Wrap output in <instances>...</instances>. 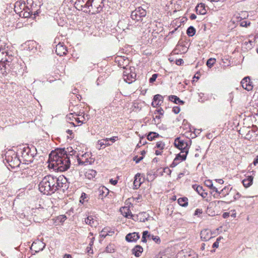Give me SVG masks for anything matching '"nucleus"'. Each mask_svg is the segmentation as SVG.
I'll return each mask as SVG.
<instances>
[{"label": "nucleus", "mask_w": 258, "mask_h": 258, "mask_svg": "<svg viewBox=\"0 0 258 258\" xmlns=\"http://www.w3.org/2000/svg\"><path fill=\"white\" fill-rule=\"evenodd\" d=\"M56 176L48 175L44 177L39 184V190L44 195H50L56 191Z\"/></svg>", "instance_id": "f257e3e1"}, {"label": "nucleus", "mask_w": 258, "mask_h": 258, "mask_svg": "<svg viewBox=\"0 0 258 258\" xmlns=\"http://www.w3.org/2000/svg\"><path fill=\"white\" fill-rule=\"evenodd\" d=\"M48 167L54 171L63 172L70 167L71 160L69 158H63L55 161H48Z\"/></svg>", "instance_id": "f03ea898"}, {"label": "nucleus", "mask_w": 258, "mask_h": 258, "mask_svg": "<svg viewBox=\"0 0 258 258\" xmlns=\"http://www.w3.org/2000/svg\"><path fill=\"white\" fill-rule=\"evenodd\" d=\"M37 151L36 146L25 147L21 151L22 157L25 164H30L33 161V158L36 155Z\"/></svg>", "instance_id": "7ed1b4c3"}, {"label": "nucleus", "mask_w": 258, "mask_h": 258, "mask_svg": "<svg viewBox=\"0 0 258 258\" xmlns=\"http://www.w3.org/2000/svg\"><path fill=\"white\" fill-rule=\"evenodd\" d=\"M5 160L12 168L19 167L21 161L17 156V154L13 150L9 149L5 154Z\"/></svg>", "instance_id": "20e7f679"}, {"label": "nucleus", "mask_w": 258, "mask_h": 258, "mask_svg": "<svg viewBox=\"0 0 258 258\" xmlns=\"http://www.w3.org/2000/svg\"><path fill=\"white\" fill-rule=\"evenodd\" d=\"M66 152L64 148L55 149L49 154L48 161H55L63 158H67L68 155Z\"/></svg>", "instance_id": "39448f33"}, {"label": "nucleus", "mask_w": 258, "mask_h": 258, "mask_svg": "<svg viewBox=\"0 0 258 258\" xmlns=\"http://www.w3.org/2000/svg\"><path fill=\"white\" fill-rule=\"evenodd\" d=\"M21 6L23 7V11L20 13V15L21 16H23L24 18H29L33 15V19H34L39 13L38 11H33L32 6H31L30 8L28 6H26L25 4L21 5Z\"/></svg>", "instance_id": "423d86ee"}, {"label": "nucleus", "mask_w": 258, "mask_h": 258, "mask_svg": "<svg viewBox=\"0 0 258 258\" xmlns=\"http://www.w3.org/2000/svg\"><path fill=\"white\" fill-rule=\"evenodd\" d=\"M146 14L145 10L142 7H138L132 12L131 17L133 20L138 22L142 20L143 18L146 16Z\"/></svg>", "instance_id": "0eeeda50"}, {"label": "nucleus", "mask_w": 258, "mask_h": 258, "mask_svg": "<svg viewBox=\"0 0 258 258\" xmlns=\"http://www.w3.org/2000/svg\"><path fill=\"white\" fill-rule=\"evenodd\" d=\"M69 187V183L67 179L63 176L60 175L56 177V182H55V188L56 191L59 189L64 190Z\"/></svg>", "instance_id": "6e6552de"}, {"label": "nucleus", "mask_w": 258, "mask_h": 258, "mask_svg": "<svg viewBox=\"0 0 258 258\" xmlns=\"http://www.w3.org/2000/svg\"><path fill=\"white\" fill-rule=\"evenodd\" d=\"M5 43L0 41V63H2V65L3 67L5 68V70L6 69L5 62L8 61L6 58L7 52L5 50Z\"/></svg>", "instance_id": "1a4fd4ad"}, {"label": "nucleus", "mask_w": 258, "mask_h": 258, "mask_svg": "<svg viewBox=\"0 0 258 258\" xmlns=\"http://www.w3.org/2000/svg\"><path fill=\"white\" fill-rule=\"evenodd\" d=\"M136 77V74L134 73H131L130 69H126V70L123 72V80L128 84H131L135 80Z\"/></svg>", "instance_id": "9d476101"}, {"label": "nucleus", "mask_w": 258, "mask_h": 258, "mask_svg": "<svg viewBox=\"0 0 258 258\" xmlns=\"http://www.w3.org/2000/svg\"><path fill=\"white\" fill-rule=\"evenodd\" d=\"M45 247V244L43 242L37 240L33 242L31 246V249L32 251H34L35 253H37L42 250Z\"/></svg>", "instance_id": "9b49d317"}, {"label": "nucleus", "mask_w": 258, "mask_h": 258, "mask_svg": "<svg viewBox=\"0 0 258 258\" xmlns=\"http://www.w3.org/2000/svg\"><path fill=\"white\" fill-rule=\"evenodd\" d=\"M175 147L178 148L179 150H181L180 152L176 155V157H178V159L181 161L185 160L186 159V156L188 153V146H184L183 148H182V146Z\"/></svg>", "instance_id": "f8f14e48"}, {"label": "nucleus", "mask_w": 258, "mask_h": 258, "mask_svg": "<svg viewBox=\"0 0 258 258\" xmlns=\"http://www.w3.org/2000/svg\"><path fill=\"white\" fill-rule=\"evenodd\" d=\"M241 84L243 89L249 91L252 90L253 86L249 77L244 78L241 81Z\"/></svg>", "instance_id": "ddd939ff"}, {"label": "nucleus", "mask_w": 258, "mask_h": 258, "mask_svg": "<svg viewBox=\"0 0 258 258\" xmlns=\"http://www.w3.org/2000/svg\"><path fill=\"white\" fill-rule=\"evenodd\" d=\"M55 52L58 55L62 56L67 54L68 51L67 47L63 43L59 42L55 47Z\"/></svg>", "instance_id": "4468645a"}, {"label": "nucleus", "mask_w": 258, "mask_h": 258, "mask_svg": "<svg viewBox=\"0 0 258 258\" xmlns=\"http://www.w3.org/2000/svg\"><path fill=\"white\" fill-rule=\"evenodd\" d=\"M116 62H118V66L120 68L125 69V70L128 69L127 67L129 64V60L127 58L120 57L116 58Z\"/></svg>", "instance_id": "2eb2a0df"}, {"label": "nucleus", "mask_w": 258, "mask_h": 258, "mask_svg": "<svg viewBox=\"0 0 258 258\" xmlns=\"http://www.w3.org/2000/svg\"><path fill=\"white\" fill-rule=\"evenodd\" d=\"M91 155V153H85L82 156V158H78V162L79 165H86L88 164L90 161L88 157Z\"/></svg>", "instance_id": "dca6fc26"}, {"label": "nucleus", "mask_w": 258, "mask_h": 258, "mask_svg": "<svg viewBox=\"0 0 258 258\" xmlns=\"http://www.w3.org/2000/svg\"><path fill=\"white\" fill-rule=\"evenodd\" d=\"M163 101V97L159 94L155 95L154 96L153 101L152 102V105L156 107L158 106L161 105Z\"/></svg>", "instance_id": "f3484780"}, {"label": "nucleus", "mask_w": 258, "mask_h": 258, "mask_svg": "<svg viewBox=\"0 0 258 258\" xmlns=\"http://www.w3.org/2000/svg\"><path fill=\"white\" fill-rule=\"evenodd\" d=\"M140 238V235L138 233L133 232L127 234L125 236V239L128 242H135Z\"/></svg>", "instance_id": "a211bd4d"}, {"label": "nucleus", "mask_w": 258, "mask_h": 258, "mask_svg": "<svg viewBox=\"0 0 258 258\" xmlns=\"http://www.w3.org/2000/svg\"><path fill=\"white\" fill-rule=\"evenodd\" d=\"M117 139V137H113L112 138L101 139L98 140V145H110L108 143L109 141H110L112 143H113Z\"/></svg>", "instance_id": "6ab92c4d"}, {"label": "nucleus", "mask_w": 258, "mask_h": 258, "mask_svg": "<svg viewBox=\"0 0 258 258\" xmlns=\"http://www.w3.org/2000/svg\"><path fill=\"white\" fill-rule=\"evenodd\" d=\"M196 11L198 14L205 15L207 13V11L205 8V5L204 3H200L198 4L196 7Z\"/></svg>", "instance_id": "aec40b11"}, {"label": "nucleus", "mask_w": 258, "mask_h": 258, "mask_svg": "<svg viewBox=\"0 0 258 258\" xmlns=\"http://www.w3.org/2000/svg\"><path fill=\"white\" fill-rule=\"evenodd\" d=\"M66 152L67 154L68 158H69L71 160V158H73V156H75L77 158V159L79 157L78 154L76 153V151L73 149V148L71 146H70L69 147H68L66 149Z\"/></svg>", "instance_id": "412c9836"}, {"label": "nucleus", "mask_w": 258, "mask_h": 258, "mask_svg": "<svg viewBox=\"0 0 258 258\" xmlns=\"http://www.w3.org/2000/svg\"><path fill=\"white\" fill-rule=\"evenodd\" d=\"M201 237L203 240L207 241L211 238V234L208 229H204L201 232Z\"/></svg>", "instance_id": "4be33fe9"}, {"label": "nucleus", "mask_w": 258, "mask_h": 258, "mask_svg": "<svg viewBox=\"0 0 258 258\" xmlns=\"http://www.w3.org/2000/svg\"><path fill=\"white\" fill-rule=\"evenodd\" d=\"M141 175L140 173H138L135 176L134 181V188L138 189L142 184V182L141 181Z\"/></svg>", "instance_id": "5701e85b"}, {"label": "nucleus", "mask_w": 258, "mask_h": 258, "mask_svg": "<svg viewBox=\"0 0 258 258\" xmlns=\"http://www.w3.org/2000/svg\"><path fill=\"white\" fill-rule=\"evenodd\" d=\"M108 193V189L104 186L99 187L98 189V198L103 199V198L106 196Z\"/></svg>", "instance_id": "b1692460"}, {"label": "nucleus", "mask_w": 258, "mask_h": 258, "mask_svg": "<svg viewBox=\"0 0 258 258\" xmlns=\"http://www.w3.org/2000/svg\"><path fill=\"white\" fill-rule=\"evenodd\" d=\"M253 177L252 176H248L246 178L242 180V183L243 186L247 188L252 185L253 183Z\"/></svg>", "instance_id": "393cba45"}, {"label": "nucleus", "mask_w": 258, "mask_h": 258, "mask_svg": "<svg viewBox=\"0 0 258 258\" xmlns=\"http://www.w3.org/2000/svg\"><path fill=\"white\" fill-rule=\"evenodd\" d=\"M120 211L121 214L123 216L128 219L131 218V216L132 215V214L131 212L130 209L126 207H122L120 208Z\"/></svg>", "instance_id": "a878e982"}, {"label": "nucleus", "mask_w": 258, "mask_h": 258, "mask_svg": "<svg viewBox=\"0 0 258 258\" xmlns=\"http://www.w3.org/2000/svg\"><path fill=\"white\" fill-rule=\"evenodd\" d=\"M143 248L142 247L139 245H137L132 249V253L136 257H139L141 255V253L143 252Z\"/></svg>", "instance_id": "bb28decb"}, {"label": "nucleus", "mask_w": 258, "mask_h": 258, "mask_svg": "<svg viewBox=\"0 0 258 258\" xmlns=\"http://www.w3.org/2000/svg\"><path fill=\"white\" fill-rule=\"evenodd\" d=\"M138 214H139V222H145L148 220V218H149V215L148 214L146 213V212H142L139 213Z\"/></svg>", "instance_id": "cd10ccee"}, {"label": "nucleus", "mask_w": 258, "mask_h": 258, "mask_svg": "<svg viewBox=\"0 0 258 258\" xmlns=\"http://www.w3.org/2000/svg\"><path fill=\"white\" fill-rule=\"evenodd\" d=\"M96 171L93 169L88 170L85 173L86 177L89 179H92L94 178L96 175Z\"/></svg>", "instance_id": "c85d7f7f"}, {"label": "nucleus", "mask_w": 258, "mask_h": 258, "mask_svg": "<svg viewBox=\"0 0 258 258\" xmlns=\"http://www.w3.org/2000/svg\"><path fill=\"white\" fill-rule=\"evenodd\" d=\"M232 189V187L230 185L225 186L221 191L220 193L222 197H224L228 195L229 192Z\"/></svg>", "instance_id": "c756f323"}, {"label": "nucleus", "mask_w": 258, "mask_h": 258, "mask_svg": "<svg viewBox=\"0 0 258 258\" xmlns=\"http://www.w3.org/2000/svg\"><path fill=\"white\" fill-rule=\"evenodd\" d=\"M196 191L201 195L203 198H205L207 196V193L205 192V190L203 189V186L199 185L196 186Z\"/></svg>", "instance_id": "7c9ffc66"}, {"label": "nucleus", "mask_w": 258, "mask_h": 258, "mask_svg": "<svg viewBox=\"0 0 258 258\" xmlns=\"http://www.w3.org/2000/svg\"><path fill=\"white\" fill-rule=\"evenodd\" d=\"M85 223L91 226H95L96 221L92 216H88L85 220Z\"/></svg>", "instance_id": "2f4dec72"}, {"label": "nucleus", "mask_w": 258, "mask_h": 258, "mask_svg": "<svg viewBox=\"0 0 258 258\" xmlns=\"http://www.w3.org/2000/svg\"><path fill=\"white\" fill-rule=\"evenodd\" d=\"M188 199L186 197L180 198L178 199V203L182 207H185L188 205Z\"/></svg>", "instance_id": "473e14b6"}, {"label": "nucleus", "mask_w": 258, "mask_h": 258, "mask_svg": "<svg viewBox=\"0 0 258 258\" xmlns=\"http://www.w3.org/2000/svg\"><path fill=\"white\" fill-rule=\"evenodd\" d=\"M148 238L150 239H152L153 241L155 242L156 243H160L161 242L160 238L158 236H154L152 234H151L148 231V234L147 235Z\"/></svg>", "instance_id": "72a5a7b5"}, {"label": "nucleus", "mask_w": 258, "mask_h": 258, "mask_svg": "<svg viewBox=\"0 0 258 258\" xmlns=\"http://www.w3.org/2000/svg\"><path fill=\"white\" fill-rule=\"evenodd\" d=\"M196 29L193 26L189 27L186 31V33L189 36H192L195 34Z\"/></svg>", "instance_id": "f704fd0d"}, {"label": "nucleus", "mask_w": 258, "mask_h": 258, "mask_svg": "<svg viewBox=\"0 0 258 258\" xmlns=\"http://www.w3.org/2000/svg\"><path fill=\"white\" fill-rule=\"evenodd\" d=\"M255 135V132L253 130L249 129L246 133L245 138L248 140H250Z\"/></svg>", "instance_id": "c9c22d12"}, {"label": "nucleus", "mask_w": 258, "mask_h": 258, "mask_svg": "<svg viewBox=\"0 0 258 258\" xmlns=\"http://www.w3.org/2000/svg\"><path fill=\"white\" fill-rule=\"evenodd\" d=\"M168 99L169 101L174 102V103L178 104V101H179V98L175 95H170L168 96Z\"/></svg>", "instance_id": "e433bc0d"}, {"label": "nucleus", "mask_w": 258, "mask_h": 258, "mask_svg": "<svg viewBox=\"0 0 258 258\" xmlns=\"http://www.w3.org/2000/svg\"><path fill=\"white\" fill-rule=\"evenodd\" d=\"M215 62H216V59L215 58H210L208 59L207 61V66L209 68H212L213 67L214 64L215 63Z\"/></svg>", "instance_id": "4c0bfd02"}, {"label": "nucleus", "mask_w": 258, "mask_h": 258, "mask_svg": "<svg viewBox=\"0 0 258 258\" xmlns=\"http://www.w3.org/2000/svg\"><path fill=\"white\" fill-rule=\"evenodd\" d=\"M93 0H88L85 5V7L88 9L89 11H91V9H93V6L92 5Z\"/></svg>", "instance_id": "58836bf2"}, {"label": "nucleus", "mask_w": 258, "mask_h": 258, "mask_svg": "<svg viewBox=\"0 0 258 258\" xmlns=\"http://www.w3.org/2000/svg\"><path fill=\"white\" fill-rule=\"evenodd\" d=\"M181 161L179 160L178 159V157H175L172 162V164L170 165L171 167H174L176 166L177 164H178Z\"/></svg>", "instance_id": "ea45409f"}, {"label": "nucleus", "mask_w": 258, "mask_h": 258, "mask_svg": "<svg viewBox=\"0 0 258 258\" xmlns=\"http://www.w3.org/2000/svg\"><path fill=\"white\" fill-rule=\"evenodd\" d=\"M157 147L158 148H159V149H155V148L154 149L155 154L156 155H160L161 154V153L162 152V150L163 149V146H157Z\"/></svg>", "instance_id": "a19ab883"}, {"label": "nucleus", "mask_w": 258, "mask_h": 258, "mask_svg": "<svg viewBox=\"0 0 258 258\" xmlns=\"http://www.w3.org/2000/svg\"><path fill=\"white\" fill-rule=\"evenodd\" d=\"M156 136V134L155 133H150L147 136V139L148 140L152 141L154 139L155 137Z\"/></svg>", "instance_id": "79ce46f5"}, {"label": "nucleus", "mask_w": 258, "mask_h": 258, "mask_svg": "<svg viewBox=\"0 0 258 258\" xmlns=\"http://www.w3.org/2000/svg\"><path fill=\"white\" fill-rule=\"evenodd\" d=\"M205 185L210 187L211 189H213V187H214L213 185L212 181L210 180H207L205 182Z\"/></svg>", "instance_id": "37998d69"}, {"label": "nucleus", "mask_w": 258, "mask_h": 258, "mask_svg": "<svg viewBox=\"0 0 258 258\" xmlns=\"http://www.w3.org/2000/svg\"><path fill=\"white\" fill-rule=\"evenodd\" d=\"M147 234L148 231H144L143 232V235L142 237V241L143 242L146 243L147 242V238H148V237L147 236Z\"/></svg>", "instance_id": "c03bdc74"}, {"label": "nucleus", "mask_w": 258, "mask_h": 258, "mask_svg": "<svg viewBox=\"0 0 258 258\" xmlns=\"http://www.w3.org/2000/svg\"><path fill=\"white\" fill-rule=\"evenodd\" d=\"M109 234L107 233V231L105 229H103L100 233V236L103 238H105Z\"/></svg>", "instance_id": "a18cd8bd"}, {"label": "nucleus", "mask_w": 258, "mask_h": 258, "mask_svg": "<svg viewBox=\"0 0 258 258\" xmlns=\"http://www.w3.org/2000/svg\"><path fill=\"white\" fill-rule=\"evenodd\" d=\"M143 159V156L138 157V156H135L133 158V161H135L136 163H139L142 159Z\"/></svg>", "instance_id": "49530a36"}, {"label": "nucleus", "mask_w": 258, "mask_h": 258, "mask_svg": "<svg viewBox=\"0 0 258 258\" xmlns=\"http://www.w3.org/2000/svg\"><path fill=\"white\" fill-rule=\"evenodd\" d=\"M157 76H158V74H153L152 77L150 78L149 79V82L150 83H153L155 81V80H156L157 78Z\"/></svg>", "instance_id": "de8ad7c7"}, {"label": "nucleus", "mask_w": 258, "mask_h": 258, "mask_svg": "<svg viewBox=\"0 0 258 258\" xmlns=\"http://www.w3.org/2000/svg\"><path fill=\"white\" fill-rule=\"evenodd\" d=\"M135 221L139 222V214L135 215L132 214L131 216V218Z\"/></svg>", "instance_id": "09e8293b"}, {"label": "nucleus", "mask_w": 258, "mask_h": 258, "mask_svg": "<svg viewBox=\"0 0 258 258\" xmlns=\"http://www.w3.org/2000/svg\"><path fill=\"white\" fill-rule=\"evenodd\" d=\"M87 195L85 193L83 192L80 197V202L82 203H83L85 201V199L87 198Z\"/></svg>", "instance_id": "8fccbe9b"}, {"label": "nucleus", "mask_w": 258, "mask_h": 258, "mask_svg": "<svg viewBox=\"0 0 258 258\" xmlns=\"http://www.w3.org/2000/svg\"><path fill=\"white\" fill-rule=\"evenodd\" d=\"M180 110V109L178 106H174L172 108V111L175 114L178 113Z\"/></svg>", "instance_id": "3c124183"}, {"label": "nucleus", "mask_w": 258, "mask_h": 258, "mask_svg": "<svg viewBox=\"0 0 258 258\" xmlns=\"http://www.w3.org/2000/svg\"><path fill=\"white\" fill-rule=\"evenodd\" d=\"M67 118L68 119L70 120H73V118H74V113H70L69 114L67 115Z\"/></svg>", "instance_id": "603ef678"}, {"label": "nucleus", "mask_w": 258, "mask_h": 258, "mask_svg": "<svg viewBox=\"0 0 258 258\" xmlns=\"http://www.w3.org/2000/svg\"><path fill=\"white\" fill-rule=\"evenodd\" d=\"M109 183H110L112 185H116L117 183V180L113 179L112 178L109 180Z\"/></svg>", "instance_id": "864d4df0"}, {"label": "nucleus", "mask_w": 258, "mask_h": 258, "mask_svg": "<svg viewBox=\"0 0 258 258\" xmlns=\"http://www.w3.org/2000/svg\"><path fill=\"white\" fill-rule=\"evenodd\" d=\"M202 212H203V211H202V209H197L195 211V215H198L199 214H202Z\"/></svg>", "instance_id": "5fc2aeb1"}, {"label": "nucleus", "mask_w": 258, "mask_h": 258, "mask_svg": "<svg viewBox=\"0 0 258 258\" xmlns=\"http://www.w3.org/2000/svg\"><path fill=\"white\" fill-rule=\"evenodd\" d=\"M183 63V59H182L181 58L177 59L176 60V64L177 65H180L181 64H182Z\"/></svg>", "instance_id": "6e6d98bb"}, {"label": "nucleus", "mask_w": 258, "mask_h": 258, "mask_svg": "<svg viewBox=\"0 0 258 258\" xmlns=\"http://www.w3.org/2000/svg\"><path fill=\"white\" fill-rule=\"evenodd\" d=\"M156 111H157L160 114V115H163L164 114V110L161 108L158 110H156Z\"/></svg>", "instance_id": "4d7b16f0"}, {"label": "nucleus", "mask_w": 258, "mask_h": 258, "mask_svg": "<svg viewBox=\"0 0 258 258\" xmlns=\"http://www.w3.org/2000/svg\"><path fill=\"white\" fill-rule=\"evenodd\" d=\"M240 197V195L239 192H237L233 197L234 200H238Z\"/></svg>", "instance_id": "13d9d810"}, {"label": "nucleus", "mask_w": 258, "mask_h": 258, "mask_svg": "<svg viewBox=\"0 0 258 258\" xmlns=\"http://www.w3.org/2000/svg\"><path fill=\"white\" fill-rule=\"evenodd\" d=\"M179 138H177L175 140V142H174V145L175 146H176V145H183V143L180 141H179V143L178 144H176V141L177 140H179Z\"/></svg>", "instance_id": "bf43d9fd"}, {"label": "nucleus", "mask_w": 258, "mask_h": 258, "mask_svg": "<svg viewBox=\"0 0 258 258\" xmlns=\"http://www.w3.org/2000/svg\"><path fill=\"white\" fill-rule=\"evenodd\" d=\"M164 172L167 173L168 174H170L171 172V171L170 169L167 167L164 168Z\"/></svg>", "instance_id": "052dcab7"}, {"label": "nucleus", "mask_w": 258, "mask_h": 258, "mask_svg": "<svg viewBox=\"0 0 258 258\" xmlns=\"http://www.w3.org/2000/svg\"><path fill=\"white\" fill-rule=\"evenodd\" d=\"M219 243L216 241L212 245L213 248H218L219 246Z\"/></svg>", "instance_id": "680f3d73"}, {"label": "nucleus", "mask_w": 258, "mask_h": 258, "mask_svg": "<svg viewBox=\"0 0 258 258\" xmlns=\"http://www.w3.org/2000/svg\"><path fill=\"white\" fill-rule=\"evenodd\" d=\"M229 216V213H228V212H225L222 215V217L224 218H227V217H228Z\"/></svg>", "instance_id": "e2e57ef3"}, {"label": "nucleus", "mask_w": 258, "mask_h": 258, "mask_svg": "<svg viewBox=\"0 0 258 258\" xmlns=\"http://www.w3.org/2000/svg\"><path fill=\"white\" fill-rule=\"evenodd\" d=\"M249 24V23L248 24V25ZM247 25H248V24H247V22H246V21H243L241 23V26H242L243 27H247Z\"/></svg>", "instance_id": "0e129e2a"}, {"label": "nucleus", "mask_w": 258, "mask_h": 258, "mask_svg": "<svg viewBox=\"0 0 258 258\" xmlns=\"http://www.w3.org/2000/svg\"><path fill=\"white\" fill-rule=\"evenodd\" d=\"M258 163V155L256 156V158L254 159L253 164L254 165H256Z\"/></svg>", "instance_id": "69168bd1"}, {"label": "nucleus", "mask_w": 258, "mask_h": 258, "mask_svg": "<svg viewBox=\"0 0 258 258\" xmlns=\"http://www.w3.org/2000/svg\"><path fill=\"white\" fill-rule=\"evenodd\" d=\"M190 18L191 20H195L197 18V16L194 14H192L190 16Z\"/></svg>", "instance_id": "338daca9"}, {"label": "nucleus", "mask_w": 258, "mask_h": 258, "mask_svg": "<svg viewBox=\"0 0 258 258\" xmlns=\"http://www.w3.org/2000/svg\"><path fill=\"white\" fill-rule=\"evenodd\" d=\"M64 258H72V256L69 254H66L64 256Z\"/></svg>", "instance_id": "774afa93"}]
</instances>
